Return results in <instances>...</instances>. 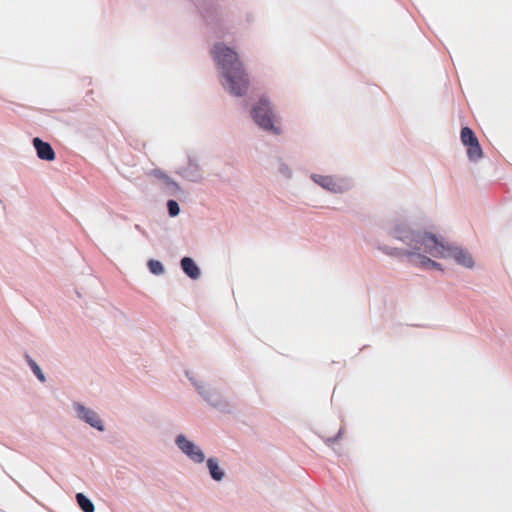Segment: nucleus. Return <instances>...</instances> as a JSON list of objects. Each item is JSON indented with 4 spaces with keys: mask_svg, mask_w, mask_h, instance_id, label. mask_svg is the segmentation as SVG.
<instances>
[{
    "mask_svg": "<svg viewBox=\"0 0 512 512\" xmlns=\"http://www.w3.org/2000/svg\"><path fill=\"white\" fill-rule=\"evenodd\" d=\"M388 234L402 245L395 247L378 243L376 249L381 253L397 259H406L420 269L444 270L441 263L432 259H443L436 254H445L441 239L436 234L416 228L407 218H395L390 224Z\"/></svg>",
    "mask_w": 512,
    "mask_h": 512,
    "instance_id": "f257e3e1",
    "label": "nucleus"
},
{
    "mask_svg": "<svg viewBox=\"0 0 512 512\" xmlns=\"http://www.w3.org/2000/svg\"><path fill=\"white\" fill-rule=\"evenodd\" d=\"M211 54L224 90L235 97L244 96L248 91L250 80L238 53L224 43H216Z\"/></svg>",
    "mask_w": 512,
    "mask_h": 512,
    "instance_id": "f03ea898",
    "label": "nucleus"
},
{
    "mask_svg": "<svg viewBox=\"0 0 512 512\" xmlns=\"http://www.w3.org/2000/svg\"><path fill=\"white\" fill-rule=\"evenodd\" d=\"M186 377L197 390L202 399L215 409L226 412L229 411V404L225 397L216 388L199 380L193 373L186 371Z\"/></svg>",
    "mask_w": 512,
    "mask_h": 512,
    "instance_id": "7ed1b4c3",
    "label": "nucleus"
},
{
    "mask_svg": "<svg viewBox=\"0 0 512 512\" xmlns=\"http://www.w3.org/2000/svg\"><path fill=\"white\" fill-rule=\"evenodd\" d=\"M251 116L254 122L263 130L279 133L278 128L274 125V113L270 101L266 97H261L258 103L253 106Z\"/></svg>",
    "mask_w": 512,
    "mask_h": 512,
    "instance_id": "20e7f679",
    "label": "nucleus"
},
{
    "mask_svg": "<svg viewBox=\"0 0 512 512\" xmlns=\"http://www.w3.org/2000/svg\"><path fill=\"white\" fill-rule=\"evenodd\" d=\"M441 243L444 246L445 254L437 253L436 255L442 256L443 259H453L458 265L467 269H472L475 266V261L469 250L463 246L451 244L441 236Z\"/></svg>",
    "mask_w": 512,
    "mask_h": 512,
    "instance_id": "39448f33",
    "label": "nucleus"
},
{
    "mask_svg": "<svg viewBox=\"0 0 512 512\" xmlns=\"http://www.w3.org/2000/svg\"><path fill=\"white\" fill-rule=\"evenodd\" d=\"M310 179L324 190L334 194H341L352 188L351 180L345 177L312 173Z\"/></svg>",
    "mask_w": 512,
    "mask_h": 512,
    "instance_id": "423d86ee",
    "label": "nucleus"
},
{
    "mask_svg": "<svg viewBox=\"0 0 512 512\" xmlns=\"http://www.w3.org/2000/svg\"><path fill=\"white\" fill-rule=\"evenodd\" d=\"M176 173L190 182H201L204 178L203 169L198 157L193 152L187 153V163L176 170Z\"/></svg>",
    "mask_w": 512,
    "mask_h": 512,
    "instance_id": "0eeeda50",
    "label": "nucleus"
},
{
    "mask_svg": "<svg viewBox=\"0 0 512 512\" xmlns=\"http://www.w3.org/2000/svg\"><path fill=\"white\" fill-rule=\"evenodd\" d=\"M33 145L36 149L37 156L41 160L53 161L55 159V152L49 143L36 137L33 139Z\"/></svg>",
    "mask_w": 512,
    "mask_h": 512,
    "instance_id": "6e6552de",
    "label": "nucleus"
},
{
    "mask_svg": "<svg viewBox=\"0 0 512 512\" xmlns=\"http://www.w3.org/2000/svg\"><path fill=\"white\" fill-rule=\"evenodd\" d=\"M182 271L191 279L196 280L201 276V270L191 257H183L180 260Z\"/></svg>",
    "mask_w": 512,
    "mask_h": 512,
    "instance_id": "1a4fd4ad",
    "label": "nucleus"
},
{
    "mask_svg": "<svg viewBox=\"0 0 512 512\" xmlns=\"http://www.w3.org/2000/svg\"><path fill=\"white\" fill-rule=\"evenodd\" d=\"M74 408L76 410L78 418L87 422L92 427H96V418L94 416L93 410L86 408L85 406H83L80 403H75Z\"/></svg>",
    "mask_w": 512,
    "mask_h": 512,
    "instance_id": "9d476101",
    "label": "nucleus"
},
{
    "mask_svg": "<svg viewBox=\"0 0 512 512\" xmlns=\"http://www.w3.org/2000/svg\"><path fill=\"white\" fill-rule=\"evenodd\" d=\"M467 156L472 162H477L482 158L483 151L478 140L473 142V144L467 145Z\"/></svg>",
    "mask_w": 512,
    "mask_h": 512,
    "instance_id": "9b49d317",
    "label": "nucleus"
},
{
    "mask_svg": "<svg viewBox=\"0 0 512 512\" xmlns=\"http://www.w3.org/2000/svg\"><path fill=\"white\" fill-rule=\"evenodd\" d=\"M477 139L473 130L469 127H464L461 130V141L463 145L467 146L469 144H473Z\"/></svg>",
    "mask_w": 512,
    "mask_h": 512,
    "instance_id": "f8f14e48",
    "label": "nucleus"
},
{
    "mask_svg": "<svg viewBox=\"0 0 512 512\" xmlns=\"http://www.w3.org/2000/svg\"><path fill=\"white\" fill-rule=\"evenodd\" d=\"M147 265L149 271L154 275H162L165 272L164 265L158 260L150 259Z\"/></svg>",
    "mask_w": 512,
    "mask_h": 512,
    "instance_id": "ddd939ff",
    "label": "nucleus"
},
{
    "mask_svg": "<svg viewBox=\"0 0 512 512\" xmlns=\"http://www.w3.org/2000/svg\"><path fill=\"white\" fill-rule=\"evenodd\" d=\"M164 184L166 186V193L169 195H176L182 192L181 186L171 177Z\"/></svg>",
    "mask_w": 512,
    "mask_h": 512,
    "instance_id": "4468645a",
    "label": "nucleus"
},
{
    "mask_svg": "<svg viewBox=\"0 0 512 512\" xmlns=\"http://www.w3.org/2000/svg\"><path fill=\"white\" fill-rule=\"evenodd\" d=\"M178 448H197L193 442L188 440L185 435L179 434L175 439Z\"/></svg>",
    "mask_w": 512,
    "mask_h": 512,
    "instance_id": "2eb2a0df",
    "label": "nucleus"
},
{
    "mask_svg": "<svg viewBox=\"0 0 512 512\" xmlns=\"http://www.w3.org/2000/svg\"><path fill=\"white\" fill-rule=\"evenodd\" d=\"M278 172L286 179H291L293 175L289 165L282 160H278Z\"/></svg>",
    "mask_w": 512,
    "mask_h": 512,
    "instance_id": "dca6fc26",
    "label": "nucleus"
},
{
    "mask_svg": "<svg viewBox=\"0 0 512 512\" xmlns=\"http://www.w3.org/2000/svg\"><path fill=\"white\" fill-rule=\"evenodd\" d=\"M167 210L170 217H176L180 213V207L177 201L175 200H168L167 201Z\"/></svg>",
    "mask_w": 512,
    "mask_h": 512,
    "instance_id": "f3484780",
    "label": "nucleus"
},
{
    "mask_svg": "<svg viewBox=\"0 0 512 512\" xmlns=\"http://www.w3.org/2000/svg\"><path fill=\"white\" fill-rule=\"evenodd\" d=\"M29 364H30L34 374L37 376V378L41 382H44L45 381V377H44V374L42 373L40 367L33 360H29Z\"/></svg>",
    "mask_w": 512,
    "mask_h": 512,
    "instance_id": "a211bd4d",
    "label": "nucleus"
},
{
    "mask_svg": "<svg viewBox=\"0 0 512 512\" xmlns=\"http://www.w3.org/2000/svg\"><path fill=\"white\" fill-rule=\"evenodd\" d=\"M151 174L158 178V179H161L164 183L170 178V176H168L166 173H164L163 171H161L160 169H154L151 171Z\"/></svg>",
    "mask_w": 512,
    "mask_h": 512,
    "instance_id": "6ab92c4d",
    "label": "nucleus"
},
{
    "mask_svg": "<svg viewBox=\"0 0 512 512\" xmlns=\"http://www.w3.org/2000/svg\"><path fill=\"white\" fill-rule=\"evenodd\" d=\"M103 430H104L103 423L98 419V431H103Z\"/></svg>",
    "mask_w": 512,
    "mask_h": 512,
    "instance_id": "aec40b11",
    "label": "nucleus"
},
{
    "mask_svg": "<svg viewBox=\"0 0 512 512\" xmlns=\"http://www.w3.org/2000/svg\"><path fill=\"white\" fill-rule=\"evenodd\" d=\"M135 229L140 231L142 234H145V231L141 229L140 225L136 224Z\"/></svg>",
    "mask_w": 512,
    "mask_h": 512,
    "instance_id": "412c9836",
    "label": "nucleus"
}]
</instances>
